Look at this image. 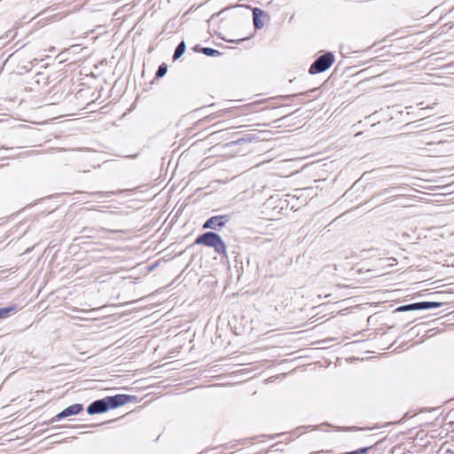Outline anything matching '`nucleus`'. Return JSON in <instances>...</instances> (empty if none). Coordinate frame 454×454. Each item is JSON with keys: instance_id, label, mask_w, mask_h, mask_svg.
<instances>
[{"instance_id": "obj_16", "label": "nucleus", "mask_w": 454, "mask_h": 454, "mask_svg": "<svg viewBox=\"0 0 454 454\" xmlns=\"http://www.w3.org/2000/svg\"><path fill=\"white\" fill-rule=\"evenodd\" d=\"M167 70H168L167 65L165 63L161 64L158 68V71L156 73V77L160 78V77L164 76L167 73Z\"/></svg>"}, {"instance_id": "obj_10", "label": "nucleus", "mask_w": 454, "mask_h": 454, "mask_svg": "<svg viewBox=\"0 0 454 454\" xmlns=\"http://www.w3.org/2000/svg\"><path fill=\"white\" fill-rule=\"evenodd\" d=\"M107 401L110 409L117 408L121 405H123L128 401V396L126 395H116L114 396H107Z\"/></svg>"}, {"instance_id": "obj_4", "label": "nucleus", "mask_w": 454, "mask_h": 454, "mask_svg": "<svg viewBox=\"0 0 454 454\" xmlns=\"http://www.w3.org/2000/svg\"><path fill=\"white\" fill-rule=\"evenodd\" d=\"M228 221L229 216L227 215L211 216L204 223L203 229L220 230L224 227Z\"/></svg>"}, {"instance_id": "obj_17", "label": "nucleus", "mask_w": 454, "mask_h": 454, "mask_svg": "<svg viewBox=\"0 0 454 454\" xmlns=\"http://www.w3.org/2000/svg\"><path fill=\"white\" fill-rule=\"evenodd\" d=\"M447 19L445 17H441L438 20L440 23L441 28L446 27L450 22L446 20Z\"/></svg>"}, {"instance_id": "obj_18", "label": "nucleus", "mask_w": 454, "mask_h": 454, "mask_svg": "<svg viewBox=\"0 0 454 454\" xmlns=\"http://www.w3.org/2000/svg\"><path fill=\"white\" fill-rule=\"evenodd\" d=\"M432 27H433L432 24H428V25L425 26V28H432Z\"/></svg>"}, {"instance_id": "obj_11", "label": "nucleus", "mask_w": 454, "mask_h": 454, "mask_svg": "<svg viewBox=\"0 0 454 454\" xmlns=\"http://www.w3.org/2000/svg\"><path fill=\"white\" fill-rule=\"evenodd\" d=\"M53 2L54 0H30V6L33 11H37Z\"/></svg>"}, {"instance_id": "obj_12", "label": "nucleus", "mask_w": 454, "mask_h": 454, "mask_svg": "<svg viewBox=\"0 0 454 454\" xmlns=\"http://www.w3.org/2000/svg\"><path fill=\"white\" fill-rule=\"evenodd\" d=\"M218 36L226 41V42H229V43H239L241 41H244L247 37H239V36H233L231 35H228L226 33H222L220 32L218 34Z\"/></svg>"}, {"instance_id": "obj_15", "label": "nucleus", "mask_w": 454, "mask_h": 454, "mask_svg": "<svg viewBox=\"0 0 454 454\" xmlns=\"http://www.w3.org/2000/svg\"><path fill=\"white\" fill-rule=\"evenodd\" d=\"M201 52L211 57L219 56L221 54L218 51L207 47L202 48Z\"/></svg>"}, {"instance_id": "obj_7", "label": "nucleus", "mask_w": 454, "mask_h": 454, "mask_svg": "<svg viewBox=\"0 0 454 454\" xmlns=\"http://www.w3.org/2000/svg\"><path fill=\"white\" fill-rule=\"evenodd\" d=\"M110 409L107 398L97 400L90 403L87 407V412L89 414H97V413H103L106 412Z\"/></svg>"}, {"instance_id": "obj_5", "label": "nucleus", "mask_w": 454, "mask_h": 454, "mask_svg": "<svg viewBox=\"0 0 454 454\" xmlns=\"http://www.w3.org/2000/svg\"><path fill=\"white\" fill-rule=\"evenodd\" d=\"M441 305L439 302L422 301L408 305H403L396 309L397 311H409L418 309H427L432 308H437Z\"/></svg>"}, {"instance_id": "obj_6", "label": "nucleus", "mask_w": 454, "mask_h": 454, "mask_svg": "<svg viewBox=\"0 0 454 454\" xmlns=\"http://www.w3.org/2000/svg\"><path fill=\"white\" fill-rule=\"evenodd\" d=\"M252 12L254 28H262L265 24V20L269 19L268 13L258 7L252 8Z\"/></svg>"}, {"instance_id": "obj_3", "label": "nucleus", "mask_w": 454, "mask_h": 454, "mask_svg": "<svg viewBox=\"0 0 454 454\" xmlns=\"http://www.w3.org/2000/svg\"><path fill=\"white\" fill-rule=\"evenodd\" d=\"M334 62V56L327 52L320 56L309 67V72L311 74L322 73L327 70Z\"/></svg>"}, {"instance_id": "obj_13", "label": "nucleus", "mask_w": 454, "mask_h": 454, "mask_svg": "<svg viewBox=\"0 0 454 454\" xmlns=\"http://www.w3.org/2000/svg\"><path fill=\"white\" fill-rule=\"evenodd\" d=\"M18 308L16 305L0 309V319L7 317L11 313L16 312Z\"/></svg>"}, {"instance_id": "obj_8", "label": "nucleus", "mask_w": 454, "mask_h": 454, "mask_svg": "<svg viewBox=\"0 0 454 454\" xmlns=\"http://www.w3.org/2000/svg\"><path fill=\"white\" fill-rule=\"evenodd\" d=\"M234 8L235 6L227 7L221 10L219 12L213 14L211 18L207 20L208 25H215L216 22H218V20H221V22H223V20L228 19L229 12Z\"/></svg>"}, {"instance_id": "obj_2", "label": "nucleus", "mask_w": 454, "mask_h": 454, "mask_svg": "<svg viewBox=\"0 0 454 454\" xmlns=\"http://www.w3.org/2000/svg\"><path fill=\"white\" fill-rule=\"evenodd\" d=\"M54 10L52 6L44 8L42 12L30 18V22L35 20L34 25H39V28H42L55 20H60L59 14L52 13Z\"/></svg>"}, {"instance_id": "obj_1", "label": "nucleus", "mask_w": 454, "mask_h": 454, "mask_svg": "<svg viewBox=\"0 0 454 454\" xmlns=\"http://www.w3.org/2000/svg\"><path fill=\"white\" fill-rule=\"evenodd\" d=\"M194 244L212 247L216 254L227 257L226 244L222 237L215 232L207 231L203 233L195 239Z\"/></svg>"}, {"instance_id": "obj_21", "label": "nucleus", "mask_w": 454, "mask_h": 454, "mask_svg": "<svg viewBox=\"0 0 454 454\" xmlns=\"http://www.w3.org/2000/svg\"><path fill=\"white\" fill-rule=\"evenodd\" d=\"M137 24H134V26L131 27L132 29H135Z\"/></svg>"}, {"instance_id": "obj_9", "label": "nucleus", "mask_w": 454, "mask_h": 454, "mask_svg": "<svg viewBox=\"0 0 454 454\" xmlns=\"http://www.w3.org/2000/svg\"><path fill=\"white\" fill-rule=\"evenodd\" d=\"M82 411V405L80 403H75L68 406L64 409L59 414L57 415L58 419L66 418L71 415H76Z\"/></svg>"}, {"instance_id": "obj_20", "label": "nucleus", "mask_w": 454, "mask_h": 454, "mask_svg": "<svg viewBox=\"0 0 454 454\" xmlns=\"http://www.w3.org/2000/svg\"><path fill=\"white\" fill-rule=\"evenodd\" d=\"M73 311H79V309L77 308H74Z\"/></svg>"}, {"instance_id": "obj_19", "label": "nucleus", "mask_w": 454, "mask_h": 454, "mask_svg": "<svg viewBox=\"0 0 454 454\" xmlns=\"http://www.w3.org/2000/svg\"><path fill=\"white\" fill-rule=\"evenodd\" d=\"M453 27H454V23H453V24H451V25L449 27V28H450V29H452Z\"/></svg>"}, {"instance_id": "obj_14", "label": "nucleus", "mask_w": 454, "mask_h": 454, "mask_svg": "<svg viewBox=\"0 0 454 454\" xmlns=\"http://www.w3.org/2000/svg\"><path fill=\"white\" fill-rule=\"evenodd\" d=\"M184 51H185V43H184V42H181L177 45V47L174 52L173 59L176 60L177 59H179L183 55Z\"/></svg>"}]
</instances>
